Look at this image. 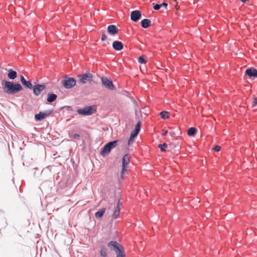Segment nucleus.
I'll use <instances>...</instances> for the list:
<instances>
[{"label": "nucleus", "mask_w": 257, "mask_h": 257, "mask_svg": "<svg viewBox=\"0 0 257 257\" xmlns=\"http://www.w3.org/2000/svg\"><path fill=\"white\" fill-rule=\"evenodd\" d=\"M153 5H154L153 8L155 10H159L162 7V5H161V4H155L153 3Z\"/></svg>", "instance_id": "nucleus-27"}, {"label": "nucleus", "mask_w": 257, "mask_h": 257, "mask_svg": "<svg viewBox=\"0 0 257 257\" xmlns=\"http://www.w3.org/2000/svg\"><path fill=\"white\" fill-rule=\"evenodd\" d=\"M175 2H176V0H173Z\"/></svg>", "instance_id": "nucleus-37"}, {"label": "nucleus", "mask_w": 257, "mask_h": 257, "mask_svg": "<svg viewBox=\"0 0 257 257\" xmlns=\"http://www.w3.org/2000/svg\"><path fill=\"white\" fill-rule=\"evenodd\" d=\"M50 115V113L48 112H40L38 114L35 115V120L37 121L42 120L46 118Z\"/></svg>", "instance_id": "nucleus-11"}, {"label": "nucleus", "mask_w": 257, "mask_h": 257, "mask_svg": "<svg viewBox=\"0 0 257 257\" xmlns=\"http://www.w3.org/2000/svg\"><path fill=\"white\" fill-rule=\"evenodd\" d=\"M100 255L102 257H106L107 256V250L106 249L102 247L100 250Z\"/></svg>", "instance_id": "nucleus-24"}, {"label": "nucleus", "mask_w": 257, "mask_h": 257, "mask_svg": "<svg viewBox=\"0 0 257 257\" xmlns=\"http://www.w3.org/2000/svg\"><path fill=\"white\" fill-rule=\"evenodd\" d=\"M107 32L112 36H114L117 34L118 32V29L115 25H111L107 27Z\"/></svg>", "instance_id": "nucleus-12"}, {"label": "nucleus", "mask_w": 257, "mask_h": 257, "mask_svg": "<svg viewBox=\"0 0 257 257\" xmlns=\"http://www.w3.org/2000/svg\"><path fill=\"white\" fill-rule=\"evenodd\" d=\"M168 132L167 131H164V133L163 134V136H165L168 134Z\"/></svg>", "instance_id": "nucleus-34"}, {"label": "nucleus", "mask_w": 257, "mask_h": 257, "mask_svg": "<svg viewBox=\"0 0 257 257\" xmlns=\"http://www.w3.org/2000/svg\"><path fill=\"white\" fill-rule=\"evenodd\" d=\"M119 212H120V201L119 200L117 205L115 208V210L114 211L113 214L112 215V217L115 219L116 218L119 216Z\"/></svg>", "instance_id": "nucleus-18"}, {"label": "nucleus", "mask_w": 257, "mask_h": 257, "mask_svg": "<svg viewBox=\"0 0 257 257\" xmlns=\"http://www.w3.org/2000/svg\"><path fill=\"white\" fill-rule=\"evenodd\" d=\"M72 138L74 140H79L80 136L77 134H75L72 136Z\"/></svg>", "instance_id": "nucleus-29"}, {"label": "nucleus", "mask_w": 257, "mask_h": 257, "mask_svg": "<svg viewBox=\"0 0 257 257\" xmlns=\"http://www.w3.org/2000/svg\"><path fill=\"white\" fill-rule=\"evenodd\" d=\"M45 88L46 86L44 84L35 85L33 87V93L35 95L38 96Z\"/></svg>", "instance_id": "nucleus-9"}, {"label": "nucleus", "mask_w": 257, "mask_h": 257, "mask_svg": "<svg viewBox=\"0 0 257 257\" xmlns=\"http://www.w3.org/2000/svg\"><path fill=\"white\" fill-rule=\"evenodd\" d=\"M123 47V44L120 41H114L112 43V48L116 51H120Z\"/></svg>", "instance_id": "nucleus-13"}, {"label": "nucleus", "mask_w": 257, "mask_h": 257, "mask_svg": "<svg viewBox=\"0 0 257 257\" xmlns=\"http://www.w3.org/2000/svg\"><path fill=\"white\" fill-rule=\"evenodd\" d=\"M78 77L79 82L85 84L88 82H90L92 80L93 75L89 72H86L84 74L79 75Z\"/></svg>", "instance_id": "nucleus-6"}, {"label": "nucleus", "mask_w": 257, "mask_h": 257, "mask_svg": "<svg viewBox=\"0 0 257 257\" xmlns=\"http://www.w3.org/2000/svg\"><path fill=\"white\" fill-rule=\"evenodd\" d=\"M107 39V36L106 34H102L101 39L102 41H105Z\"/></svg>", "instance_id": "nucleus-30"}, {"label": "nucleus", "mask_w": 257, "mask_h": 257, "mask_svg": "<svg viewBox=\"0 0 257 257\" xmlns=\"http://www.w3.org/2000/svg\"><path fill=\"white\" fill-rule=\"evenodd\" d=\"M62 84L65 88L69 89L75 85L76 80L73 78L65 77L62 81Z\"/></svg>", "instance_id": "nucleus-7"}, {"label": "nucleus", "mask_w": 257, "mask_h": 257, "mask_svg": "<svg viewBox=\"0 0 257 257\" xmlns=\"http://www.w3.org/2000/svg\"><path fill=\"white\" fill-rule=\"evenodd\" d=\"M96 107L95 105H91L80 108L77 110V112L83 115H90L95 112Z\"/></svg>", "instance_id": "nucleus-4"}, {"label": "nucleus", "mask_w": 257, "mask_h": 257, "mask_svg": "<svg viewBox=\"0 0 257 257\" xmlns=\"http://www.w3.org/2000/svg\"><path fill=\"white\" fill-rule=\"evenodd\" d=\"M130 162V158L128 155H125L122 159V169L120 172V178L124 179V177L128 168V165Z\"/></svg>", "instance_id": "nucleus-3"}, {"label": "nucleus", "mask_w": 257, "mask_h": 257, "mask_svg": "<svg viewBox=\"0 0 257 257\" xmlns=\"http://www.w3.org/2000/svg\"><path fill=\"white\" fill-rule=\"evenodd\" d=\"M2 85L4 92L9 94H14L23 90L22 86L19 83L4 80Z\"/></svg>", "instance_id": "nucleus-1"}, {"label": "nucleus", "mask_w": 257, "mask_h": 257, "mask_svg": "<svg viewBox=\"0 0 257 257\" xmlns=\"http://www.w3.org/2000/svg\"><path fill=\"white\" fill-rule=\"evenodd\" d=\"M117 141L110 142L107 143L106 145L104 146V147L101 151L100 154L103 156H104L108 154L112 149L115 148L117 146Z\"/></svg>", "instance_id": "nucleus-5"}, {"label": "nucleus", "mask_w": 257, "mask_h": 257, "mask_svg": "<svg viewBox=\"0 0 257 257\" xmlns=\"http://www.w3.org/2000/svg\"><path fill=\"white\" fill-rule=\"evenodd\" d=\"M245 74L249 77H256L257 70L255 69H247L245 71Z\"/></svg>", "instance_id": "nucleus-16"}, {"label": "nucleus", "mask_w": 257, "mask_h": 257, "mask_svg": "<svg viewBox=\"0 0 257 257\" xmlns=\"http://www.w3.org/2000/svg\"><path fill=\"white\" fill-rule=\"evenodd\" d=\"M141 127V121H139L135 126V130L131 133L132 138H135L139 134Z\"/></svg>", "instance_id": "nucleus-15"}, {"label": "nucleus", "mask_w": 257, "mask_h": 257, "mask_svg": "<svg viewBox=\"0 0 257 257\" xmlns=\"http://www.w3.org/2000/svg\"><path fill=\"white\" fill-rule=\"evenodd\" d=\"M101 82L102 84L107 89L109 90L114 89V87L112 81L109 80L107 78L105 77H102Z\"/></svg>", "instance_id": "nucleus-8"}, {"label": "nucleus", "mask_w": 257, "mask_h": 257, "mask_svg": "<svg viewBox=\"0 0 257 257\" xmlns=\"http://www.w3.org/2000/svg\"><path fill=\"white\" fill-rule=\"evenodd\" d=\"M138 62L141 64H145L147 62L143 56H140L138 58Z\"/></svg>", "instance_id": "nucleus-26"}, {"label": "nucleus", "mask_w": 257, "mask_h": 257, "mask_svg": "<svg viewBox=\"0 0 257 257\" xmlns=\"http://www.w3.org/2000/svg\"><path fill=\"white\" fill-rule=\"evenodd\" d=\"M176 9L177 10L179 9V7L177 5L176 6Z\"/></svg>", "instance_id": "nucleus-36"}, {"label": "nucleus", "mask_w": 257, "mask_h": 257, "mask_svg": "<svg viewBox=\"0 0 257 257\" xmlns=\"http://www.w3.org/2000/svg\"><path fill=\"white\" fill-rule=\"evenodd\" d=\"M108 246L115 252L116 257H125L122 246L117 242L111 241L108 243Z\"/></svg>", "instance_id": "nucleus-2"}, {"label": "nucleus", "mask_w": 257, "mask_h": 257, "mask_svg": "<svg viewBox=\"0 0 257 257\" xmlns=\"http://www.w3.org/2000/svg\"><path fill=\"white\" fill-rule=\"evenodd\" d=\"M135 138H132V135H131L130 136V138L128 141V142H127V144H128V145L130 146L131 145V144H132L134 142V139Z\"/></svg>", "instance_id": "nucleus-28"}, {"label": "nucleus", "mask_w": 257, "mask_h": 257, "mask_svg": "<svg viewBox=\"0 0 257 257\" xmlns=\"http://www.w3.org/2000/svg\"><path fill=\"white\" fill-rule=\"evenodd\" d=\"M57 95L55 94H48L47 101L49 102H52L54 101L57 99Z\"/></svg>", "instance_id": "nucleus-20"}, {"label": "nucleus", "mask_w": 257, "mask_h": 257, "mask_svg": "<svg viewBox=\"0 0 257 257\" xmlns=\"http://www.w3.org/2000/svg\"><path fill=\"white\" fill-rule=\"evenodd\" d=\"M8 76L10 79H14L17 76V73L16 71L13 70L12 69H10L9 70V73L8 74Z\"/></svg>", "instance_id": "nucleus-19"}, {"label": "nucleus", "mask_w": 257, "mask_h": 257, "mask_svg": "<svg viewBox=\"0 0 257 257\" xmlns=\"http://www.w3.org/2000/svg\"><path fill=\"white\" fill-rule=\"evenodd\" d=\"M196 132V129L195 127H192L189 128L187 131V134L189 136H193Z\"/></svg>", "instance_id": "nucleus-22"}, {"label": "nucleus", "mask_w": 257, "mask_h": 257, "mask_svg": "<svg viewBox=\"0 0 257 257\" xmlns=\"http://www.w3.org/2000/svg\"><path fill=\"white\" fill-rule=\"evenodd\" d=\"M20 81L22 84L26 87L29 89L32 88L33 85L31 82L29 81H27L23 75H21L20 77Z\"/></svg>", "instance_id": "nucleus-14"}, {"label": "nucleus", "mask_w": 257, "mask_h": 257, "mask_svg": "<svg viewBox=\"0 0 257 257\" xmlns=\"http://www.w3.org/2000/svg\"><path fill=\"white\" fill-rule=\"evenodd\" d=\"M161 117L163 119H166L169 117V113L168 111H163L160 113Z\"/></svg>", "instance_id": "nucleus-23"}, {"label": "nucleus", "mask_w": 257, "mask_h": 257, "mask_svg": "<svg viewBox=\"0 0 257 257\" xmlns=\"http://www.w3.org/2000/svg\"><path fill=\"white\" fill-rule=\"evenodd\" d=\"M256 104H257V98H254L252 103V106L253 107Z\"/></svg>", "instance_id": "nucleus-32"}, {"label": "nucleus", "mask_w": 257, "mask_h": 257, "mask_svg": "<svg viewBox=\"0 0 257 257\" xmlns=\"http://www.w3.org/2000/svg\"><path fill=\"white\" fill-rule=\"evenodd\" d=\"M105 211V208H102L101 210H99L97 212L95 213V216L96 218H101L104 214Z\"/></svg>", "instance_id": "nucleus-21"}, {"label": "nucleus", "mask_w": 257, "mask_h": 257, "mask_svg": "<svg viewBox=\"0 0 257 257\" xmlns=\"http://www.w3.org/2000/svg\"><path fill=\"white\" fill-rule=\"evenodd\" d=\"M161 5H162V7H164L166 9L167 7L168 6V4L164 2V3H162V4H161Z\"/></svg>", "instance_id": "nucleus-33"}, {"label": "nucleus", "mask_w": 257, "mask_h": 257, "mask_svg": "<svg viewBox=\"0 0 257 257\" xmlns=\"http://www.w3.org/2000/svg\"><path fill=\"white\" fill-rule=\"evenodd\" d=\"M242 2H243V3H245L247 1H248V0H240Z\"/></svg>", "instance_id": "nucleus-35"}, {"label": "nucleus", "mask_w": 257, "mask_h": 257, "mask_svg": "<svg viewBox=\"0 0 257 257\" xmlns=\"http://www.w3.org/2000/svg\"><path fill=\"white\" fill-rule=\"evenodd\" d=\"M141 18V13L140 11L136 10L131 12V19L133 21L137 22Z\"/></svg>", "instance_id": "nucleus-10"}, {"label": "nucleus", "mask_w": 257, "mask_h": 257, "mask_svg": "<svg viewBox=\"0 0 257 257\" xmlns=\"http://www.w3.org/2000/svg\"><path fill=\"white\" fill-rule=\"evenodd\" d=\"M151 22L150 20L145 19L141 21L142 27L144 28H147L151 25Z\"/></svg>", "instance_id": "nucleus-17"}, {"label": "nucleus", "mask_w": 257, "mask_h": 257, "mask_svg": "<svg viewBox=\"0 0 257 257\" xmlns=\"http://www.w3.org/2000/svg\"><path fill=\"white\" fill-rule=\"evenodd\" d=\"M168 146L166 143H164L163 144H159L158 145V147L161 149L162 152H165V150L164 147H167Z\"/></svg>", "instance_id": "nucleus-25"}, {"label": "nucleus", "mask_w": 257, "mask_h": 257, "mask_svg": "<svg viewBox=\"0 0 257 257\" xmlns=\"http://www.w3.org/2000/svg\"><path fill=\"white\" fill-rule=\"evenodd\" d=\"M221 149V147L219 146H216L214 148L213 150L216 152H219Z\"/></svg>", "instance_id": "nucleus-31"}]
</instances>
